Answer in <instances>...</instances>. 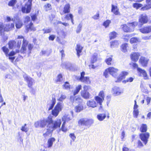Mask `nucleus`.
Segmentation results:
<instances>
[{
	"instance_id": "864d4df0",
	"label": "nucleus",
	"mask_w": 151,
	"mask_h": 151,
	"mask_svg": "<svg viewBox=\"0 0 151 151\" xmlns=\"http://www.w3.org/2000/svg\"><path fill=\"white\" fill-rule=\"evenodd\" d=\"M110 23L111 21L110 20H107L104 22L103 25L105 28H106L109 26Z\"/></svg>"
},
{
	"instance_id": "6e6d98bb",
	"label": "nucleus",
	"mask_w": 151,
	"mask_h": 151,
	"mask_svg": "<svg viewBox=\"0 0 151 151\" xmlns=\"http://www.w3.org/2000/svg\"><path fill=\"white\" fill-rule=\"evenodd\" d=\"M134 78L132 77H129L128 78H127L126 80L123 81V82L126 83V82H131L133 80Z\"/></svg>"
},
{
	"instance_id": "774afa93",
	"label": "nucleus",
	"mask_w": 151,
	"mask_h": 151,
	"mask_svg": "<svg viewBox=\"0 0 151 151\" xmlns=\"http://www.w3.org/2000/svg\"><path fill=\"white\" fill-rule=\"evenodd\" d=\"M122 151H134L133 150L129 149L128 148L124 147L122 148Z\"/></svg>"
},
{
	"instance_id": "e433bc0d",
	"label": "nucleus",
	"mask_w": 151,
	"mask_h": 151,
	"mask_svg": "<svg viewBox=\"0 0 151 151\" xmlns=\"http://www.w3.org/2000/svg\"><path fill=\"white\" fill-rule=\"evenodd\" d=\"M88 121L86 119H81L78 121V124H80L87 125Z\"/></svg>"
},
{
	"instance_id": "69168bd1",
	"label": "nucleus",
	"mask_w": 151,
	"mask_h": 151,
	"mask_svg": "<svg viewBox=\"0 0 151 151\" xmlns=\"http://www.w3.org/2000/svg\"><path fill=\"white\" fill-rule=\"evenodd\" d=\"M145 99L147 101V104H148L150 103L151 100L150 97L148 96H146L145 97Z\"/></svg>"
},
{
	"instance_id": "680f3d73",
	"label": "nucleus",
	"mask_w": 151,
	"mask_h": 151,
	"mask_svg": "<svg viewBox=\"0 0 151 151\" xmlns=\"http://www.w3.org/2000/svg\"><path fill=\"white\" fill-rule=\"evenodd\" d=\"M70 138L72 139L73 141H74L76 138V137L73 133H71L69 135Z\"/></svg>"
},
{
	"instance_id": "dca6fc26",
	"label": "nucleus",
	"mask_w": 151,
	"mask_h": 151,
	"mask_svg": "<svg viewBox=\"0 0 151 151\" xmlns=\"http://www.w3.org/2000/svg\"><path fill=\"white\" fill-rule=\"evenodd\" d=\"M98 103L99 104V103L96 101L95 99H91L87 101L86 104L89 107L94 108L97 106Z\"/></svg>"
},
{
	"instance_id": "b1692460",
	"label": "nucleus",
	"mask_w": 151,
	"mask_h": 151,
	"mask_svg": "<svg viewBox=\"0 0 151 151\" xmlns=\"http://www.w3.org/2000/svg\"><path fill=\"white\" fill-rule=\"evenodd\" d=\"M111 11L115 15H120V13L119 11V9L117 6L113 4L111 5Z\"/></svg>"
},
{
	"instance_id": "c03bdc74",
	"label": "nucleus",
	"mask_w": 151,
	"mask_h": 151,
	"mask_svg": "<svg viewBox=\"0 0 151 151\" xmlns=\"http://www.w3.org/2000/svg\"><path fill=\"white\" fill-rule=\"evenodd\" d=\"M66 98V96L65 95L62 94L60 95V97L57 98V99L58 101H63Z\"/></svg>"
},
{
	"instance_id": "a19ab883",
	"label": "nucleus",
	"mask_w": 151,
	"mask_h": 151,
	"mask_svg": "<svg viewBox=\"0 0 151 151\" xmlns=\"http://www.w3.org/2000/svg\"><path fill=\"white\" fill-rule=\"evenodd\" d=\"M17 0H11L9 2L8 5L9 6L13 7L17 3Z\"/></svg>"
},
{
	"instance_id": "2f4dec72",
	"label": "nucleus",
	"mask_w": 151,
	"mask_h": 151,
	"mask_svg": "<svg viewBox=\"0 0 151 151\" xmlns=\"http://www.w3.org/2000/svg\"><path fill=\"white\" fill-rule=\"evenodd\" d=\"M119 44V42L117 40H114L111 42L110 47L113 48L116 47Z\"/></svg>"
},
{
	"instance_id": "0e129e2a",
	"label": "nucleus",
	"mask_w": 151,
	"mask_h": 151,
	"mask_svg": "<svg viewBox=\"0 0 151 151\" xmlns=\"http://www.w3.org/2000/svg\"><path fill=\"white\" fill-rule=\"evenodd\" d=\"M65 123H63L61 127V130L64 132H66L67 131V129L65 127Z\"/></svg>"
},
{
	"instance_id": "c9c22d12",
	"label": "nucleus",
	"mask_w": 151,
	"mask_h": 151,
	"mask_svg": "<svg viewBox=\"0 0 151 151\" xmlns=\"http://www.w3.org/2000/svg\"><path fill=\"white\" fill-rule=\"evenodd\" d=\"M82 49L83 47L81 46L80 45H77L76 50L77 51V55L78 57L80 56V53L81 52Z\"/></svg>"
},
{
	"instance_id": "20e7f679",
	"label": "nucleus",
	"mask_w": 151,
	"mask_h": 151,
	"mask_svg": "<svg viewBox=\"0 0 151 151\" xmlns=\"http://www.w3.org/2000/svg\"><path fill=\"white\" fill-rule=\"evenodd\" d=\"M2 50L6 56L8 57V58L13 62L15 59V57L13 56L16 54V52L15 51V50H12L9 53V50L8 48L4 46L2 48Z\"/></svg>"
},
{
	"instance_id": "cd10ccee",
	"label": "nucleus",
	"mask_w": 151,
	"mask_h": 151,
	"mask_svg": "<svg viewBox=\"0 0 151 151\" xmlns=\"http://www.w3.org/2000/svg\"><path fill=\"white\" fill-rule=\"evenodd\" d=\"M23 25V24L22 21L19 19L16 21L15 22V27L17 29H19L21 28Z\"/></svg>"
},
{
	"instance_id": "412c9836",
	"label": "nucleus",
	"mask_w": 151,
	"mask_h": 151,
	"mask_svg": "<svg viewBox=\"0 0 151 151\" xmlns=\"http://www.w3.org/2000/svg\"><path fill=\"white\" fill-rule=\"evenodd\" d=\"M149 60V58L144 56H141L139 60V62L143 66H146Z\"/></svg>"
},
{
	"instance_id": "5fc2aeb1",
	"label": "nucleus",
	"mask_w": 151,
	"mask_h": 151,
	"mask_svg": "<svg viewBox=\"0 0 151 151\" xmlns=\"http://www.w3.org/2000/svg\"><path fill=\"white\" fill-rule=\"evenodd\" d=\"M26 124H25L24 126H22L21 128V130L25 132H27L29 130V128L26 127Z\"/></svg>"
},
{
	"instance_id": "338daca9",
	"label": "nucleus",
	"mask_w": 151,
	"mask_h": 151,
	"mask_svg": "<svg viewBox=\"0 0 151 151\" xmlns=\"http://www.w3.org/2000/svg\"><path fill=\"white\" fill-rule=\"evenodd\" d=\"M74 96V95L73 96H71L70 98V101L72 103L74 102L75 101V96Z\"/></svg>"
},
{
	"instance_id": "ea45409f",
	"label": "nucleus",
	"mask_w": 151,
	"mask_h": 151,
	"mask_svg": "<svg viewBox=\"0 0 151 151\" xmlns=\"http://www.w3.org/2000/svg\"><path fill=\"white\" fill-rule=\"evenodd\" d=\"M21 41H19L18 40V41L17 44V45L16 46V49L15 50V52H16V53H18L19 52V48L20 46L21 45Z\"/></svg>"
},
{
	"instance_id": "f8f14e48",
	"label": "nucleus",
	"mask_w": 151,
	"mask_h": 151,
	"mask_svg": "<svg viewBox=\"0 0 151 151\" xmlns=\"http://www.w3.org/2000/svg\"><path fill=\"white\" fill-rule=\"evenodd\" d=\"M148 20V17L145 14H141L139 17V22L142 24L147 23Z\"/></svg>"
},
{
	"instance_id": "58836bf2",
	"label": "nucleus",
	"mask_w": 151,
	"mask_h": 151,
	"mask_svg": "<svg viewBox=\"0 0 151 151\" xmlns=\"http://www.w3.org/2000/svg\"><path fill=\"white\" fill-rule=\"evenodd\" d=\"M147 125L144 124H142L140 129L141 131L142 132H145L147 131Z\"/></svg>"
},
{
	"instance_id": "13d9d810",
	"label": "nucleus",
	"mask_w": 151,
	"mask_h": 151,
	"mask_svg": "<svg viewBox=\"0 0 151 151\" xmlns=\"http://www.w3.org/2000/svg\"><path fill=\"white\" fill-rule=\"evenodd\" d=\"M139 114V111L138 110H134L133 115L134 117L137 118Z\"/></svg>"
},
{
	"instance_id": "5701e85b",
	"label": "nucleus",
	"mask_w": 151,
	"mask_h": 151,
	"mask_svg": "<svg viewBox=\"0 0 151 151\" xmlns=\"http://www.w3.org/2000/svg\"><path fill=\"white\" fill-rule=\"evenodd\" d=\"M139 30L142 33H148L151 32V26H145Z\"/></svg>"
},
{
	"instance_id": "4c0bfd02",
	"label": "nucleus",
	"mask_w": 151,
	"mask_h": 151,
	"mask_svg": "<svg viewBox=\"0 0 151 151\" xmlns=\"http://www.w3.org/2000/svg\"><path fill=\"white\" fill-rule=\"evenodd\" d=\"M55 139L54 138H51L49 139L47 141L48 147H50L52 146L53 142L55 141Z\"/></svg>"
},
{
	"instance_id": "9b49d317",
	"label": "nucleus",
	"mask_w": 151,
	"mask_h": 151,
	"mask_svg": "<svg viewBox=\"0 0 151 151\" xmlns=\"http://www.w3.org/2000/svg\"><path fill=\"white\" fill-rule=\"evenodd\" d=\"M88 87L84 86L83 88V90L81 91V96L85 99H88L90 97V93L88 91Z\"/></svg>"
},
{
	"instance_id": "7c9ffc66",
	"label": "nucleus",
	"mask_w": 151,
	"mask_h": 151,
	"mask_svg": "<svg viewBox=\"0 0 151 151\" xmlns=\"http://www.w3.org/2000/svg\"><path fill=\"white\" fill-rule=\"evenodd\" d=\"M106 117V114H99L97 115V118L99 121L103 120Z\"/></svg>"
},
{
	"instance_id": "49530a36",
	"label": "nucleus",
	"mask_w": 151,
	"mask_h": 151,
	"mask_svg": "<svg viewBox=\"0 0 151 151\" xmlns=\"http://www.w3.org/2000/svg\"><path fill=\"white\" fill-rule=\"evenodd\" d=\"M116 33L115 32H111L109 34V38L110 40L113 39L116 36Z\"/></svg>"
},
{
	"instance_id": "6e6552de",
	"label": "nucleus",
	"mask_w": 151,
	"mask_h": 151,
	"mask_svg": "<svg viewBox=\"0 0 151 151\" xmlns=\"http://www.w3.org/2000/svg\"><path fill=\"white\" fill-rule=\"evenodd\" d=\"M32 1V0H28L25 6L22 7V11L23 13H28L30 12L31 9Z\"/></svg>"
},
{
	"instance_id": "f03ea898",
	"label": "nucleus",
	"mask_w": 151,
	"mask_h": 151,
	"mask_svg": "<svg viewBox=\"0 0 151 151\" xmlns=\"http://www.w3.org/2000/svg\"><path fill=\"white\" fill-rule=\"evenodd\" d=\"M14 28V23H9L4 24L0 22V35H2L5 31L8 32L13 30Z\"/></svg>"
},
{
	"instance_id": "603ef678",
	"label": "nucleus",
	"mask_w": 151,
	"mask_h": 151,
	"mask_svg": "<svg viewBox=\"0 0 151 151\" xmlns=\"http://www.w3.org/2000/svg\"><path fill=\"white\" fill-rule=\"evenodd\" d=\"M75 102L77 103H81L82 102V99L78 96H76L75 97Z\"/></svg>"
},
{
	"instance_id": "ddd939ff",
	"label": "nucleus",
	"mask_w": 151,
	"mask_h": 151,
	"mask_svg": "<svg viewBox=\"0 0 151 151\" xmlns=\"http://www.w3.org/2000/svg\"><path fill=\"white\" fill-rule=\"evenodd\" d=\"M109 73L113 77L116 78L118 75L119 70L113 67H110L108 68Z\"/></svg>"
},
{
	"instance_id": "423d86ee",
	"label": "nucleus",
	"mask_w": 151,
	"mask_h": 151,
	"mask_svg": "<svg viewBox=\"0 0 151 151\" xmlns=\"http://www.w3.org/2000/svg\"><path fill=\"white\" fill-rule=\"evenodd\" d=\"M63 107V104L61 102H58L56 105L54 109L52 110V114L55 117L57 116Z\"/></svg>"
},
{
	"instance_id": "c756f323",
	"label": "nucleus",
	"mask_w": 151,
	"mask_h": 151,
	"mask_svg": "<svg viewBox=\"0 0 151 151\" xmlns=\"http://www.w3.org/2000/svg\"><path fill=\"white\" fill-rule=\"evenodd\" d=\"M98 54L97 53H94L92 56L90 60L91 63H95L97 60Z\"/></svg>"
},
{
	"instance_id": "aec40b11",
	"label": "nucleus",
	"mask_w": 151,
	"mask_h": 151,
	"mask_svg": "<svg viewBox=\"0 0 151 151\" xmlns=\"http://www.w3.org/2000/svg\"><path fill=\"white\" fill-rule=\"evenodd\" d=\"M140 56V54L138 52H134L132 53L130 57L132 60L134 62H137L138 60L139 56Z\"/></svg>"
},
{
	"instance_id": "a18cd8bd",
	"label": "nucleus",
	"mask_w": 151,
	"mask_h": 151,
	"mask_svg": "<svg viewBox=\"0 0 151 151\" xmlns=\"http://www.w3.org/2000/svg\"><path fill=\"white\" fill-rule=\"evenodd\" d=\"M138 42V39L135 37L131 38L130 40V42L131 43H137Z\"/></svg>"
},
{
	"instance_id": "39448f33",
	"label": "nucleus",
	"mask_w": 151,
	"mask_h": 151,
	"mask_svg": "<svg viewBox=\"0 0 151 151\" xmlns=\"http://www.w3.org/2000/svg\"><path fill=\"white\" fill-rule=\"evenodd\" d=\"M137 22H134L127 24V25H123L122 28L124 32H131L133 31L134 27L137 26Z\"/></svg>"
},
{
	"instance_id": "f3484780",
	"label": "nucleus",
	"mask_w": 151,
	"mask_h": 151,
	"mask_svg": "<svg viewBox=\"0 0 151 151\" xmlns=\"http://www.w3.org/2000/svg\"><path fill=\"white\" fill-rule=\"evenodd\" d=\"M112 93L114 96H116L122 93L123 91L119 87L115 86L113 88Z\"/></svg>"
},
{
	"instance_id": "2eb2a0df",
	"label": "nucleus",
	"mask_w": 151,
	"mask_h": 151,
	"mask_svg": "<svg viewBox=\"0 0 151 151\" xmlns=\"http://www.w3.org/2000/svg\"><path fill=\"white\" fill-rule=\"evenodd\" d=\"M85 72H83L81 73V76L80 78V80L82 82H84L86 84H90L91 83L89 77H84Z\"/></svg>"
},
{
	"instance_id": "f704fd0d",
	"label": "nucleus",
	"mask_w": 151,
	"mask_h": 151,
	"mask_svg": "<svg viewBox=\"0 0 151 151\" xmlns=\"http://www.w3.org/2000/svg\"><path fill=\"white\" fill-rule=\"evenodd\" d=\"M26 30L27 31V32H28L29 30L33 31H35L36 29L35 28L33 27V23L31 22L29 25L27 26Z\"/></svg>"
},
{
	"instance_id": "8fccbe9b",
	"label": "nucleus",
	"mask_w": 151,
	"mask_h": 151,
	"mask_svg": "<svg viewBox=\"0 0 151 151\" xmlns=\"http://www.w3.org/2000/svg\"><path fill=\"white\" fill-rule=\"evenodd\" d=\"M42 30L44 31V33H48L51 32L52 29L51 28H47L43 29Z\"/></svg>"
},
{
	"instance_id": "79ce46f5",
	"label": "nucleus",
	"mask_w": 151,
	"mask_h": 151,
	"mask_svg": "<svg viewBox=\"0 0 151 151\" xmlns=\"http://www.w3.org/2000/svg\"><path fill=\"white\" fill-rule=\"evenodd\" d=\"M82 27V24L80 23L76 29V32L77 33H79L81 31Z\"/></svg>"
},
{
	"instance_id": "4468645a",
	"label": "nucleus",
	"mask_w": 151,
	"mask_h": 151,
	"mask_svg": "<svg viewBox=\"0 0 151 151\" xmlns=\"http://www.w3.org/2000/svg\"><path fill=\"white\" fill-rule=\"evenodd\" d=\"M149 134L148 132H146L145 133H142L140 134V138L145 145H146L147 143L148 139L149 137Z\"/></svg>"
},
{
	"instance_id": "9d476101",
	"label": "nucleus",
	"mask_w": 151,
	"mask_h": 151,
	"mask_svg": "<svg viewBox=\"0 0 151 151\" xmlns=\"http://www.w3.org/2000/svg\"><path fill=\"white\" fill-rule=\"evenodd\" d=\"M23 77L24 80L27 82L28 87L32 88V86L34 83V80L26 74L23 75Z\"/></svg>"
},
{
	"instance_id": "052dcab7",
	"label": "nucleus",
	"mask_w": 151,
	"mask_h": 151,
	"mask_svg": "<svg viewBox=\"0 0 151 151\" xmlns=\"http://www.w3.org/2000/svg\"><path fill=\"white\" fill-rule=\"evenodd\" d=\"M62 80V76L61 74L59 75L57 78L56 81L57 82H60Z\"/></svg>"
},
{
	"instance_id": "1a4fd4ad",
	"label": "nucleus",
	"mask_w": 151,
	"mask_h": 151,
	"mask_svg": "<svg viewBox=\"0 0 151 151\" xmlns=\"http://www.w3.org/2000/svg\"><path fill=\"white\" fill-rule=\"evenodd\" d=\"M17 38L23 39L22 47L20 50V52L22 53H25L26 52V48L27 45L28 44V42L23 38V37L22 35L18 36Z\"/></svg>"
},
{
	"instance_id": "393cba45",
	"label": "nucleus",
	"mask_w": 151,
	"mask_h": 151,
	"mask_svg": "<svg viewBox=\"0 0 151 151\" xmlns=\"http://www.w3.org/2000/svg\"><path fill=\"white\" fill-rule=\"evenodd\" d=\"M128 73L127 72L122 71L120 74L119 77H118L116 80V82H119L123 78H124L125 76L127 75Z\"/></svg>"
},
{
	"instance_id": "a211bd4d",
	"label": "nucleus",
	"mask_w": 151,
	"mask_h": 151,
	"mask_svg": "<svg viewBox=\"0 0 151 151\" xmlns=\"http://www.w3.org/2000/svg\"><path fill=\"white\" fill-rule=\"evenodd\" d=\"M70 12V5L69 4L67 3L64 5L63 11H60V13L61 15H63L65 14L68 13Z\"/></svg>"
},
{
	"instance_id": "4be33fe9",
	"label": "nucleus",
	"mask_w": 151,
	"mask_h": 151,
	"mask_svg": "<svg viewBox=\"0 0 151 151\" xmlns=\"http://www.w3.org/2000/svg\"><path fill=\"white\" fill-rule=\"evenodd\" d=\"M147 4H145L140 9L141 11L148 10L151 8V0H146Z\"/></svg>"
},
{
	"instance_id": "72a5a7b5",
	"label": "nucleus",
	"mask_w": 151,
	"mask_h": 151,
	"mask_svg": "<svg viewBox=\"0 0 151 151\" xmlns=\"http://www.w3.org/2000/svg\"><path fill=\"white\" fill-rule=\"evenodd\" d=\"M83 109V106L82 104H79L76 106L75 108V110L76 112H80Z\"/></svg>"
},
{
	"instance_id": "bf43d9fd",
	"label": "nucleus",
	"mask_w": 151,
	"mask_h": 151,
	"mask_svg": "<svg viewBox=\"0 0 151 151\" xmlns=\"http://www.w3.org/2000/svg\"><path fill=\"white\" fill-rule=\"evenodd\" d=\"M108 73H109V71L107 68L105 70L103 74L105 76V78H107L109 77V75H108Z\"/></svg>"
},
{
	"instance_id": "e2e57ef3",
	"label": "nucleus",
	"mask_w": 151,
	"mask_h": 151,
	"mask_svg": "<svg viewBox=\"0 0 151 151\" xmlns=\"http://www.w3.org/2000/svg\"><path fill=\"white\" fill-rule=\"evenodd\" d=\"M99 13L98 12L96 14L92 17L93 18L95 19H99Z\"/></svg>"
},
{
	"instance_id": "f257e3e1",
	"label": "nucleus",
	"mask_w": 151,
	"mask_h": 151,
	"mask_svg": "<svg viewBox=\"0 0 151 151\" xmlns=\"http://www.w3.org/2000/svg\"><path fill=\"white\" fill-rule=\"evenodd\" d=\"M61 123V120L58 119L55 120L53 122L52 125L50 126V124L47 126V131L43 134L45 137L49 136L51 135L52 131L56 128H60Z\"/></svg>"
},
{
	"instance_id": "de8ad7c7",
	"label": "nucleus",
	"mask_w": 151,
	"mask_h": 151,
	"mask_svg": "<svg viewBox=\"0 0 151 151\" xmlns=\"http://www.w3.org/2000/svg\"><path fill=\"white\" fill-rule=\"evenodd\" d=\"M142 6L143 5L142 4L138 3H135L133 4V7L136 9H138L142 7Z\"/></svg>"
},
{
	"instance_id": "a878e982",
	"label": "nucleus",
	"mask_w": 151,
	"mask_h": 151,
	"mask_svg": "<svg viewBox=\"0 0 151 151\" xmlns=\"http://www.w3.org/2000/svg\"><path fill=\"white\" fill-rule=\"evenodd\" d=\"M56 96H56L55 95H52V99L51 101L50 104L49 105V107L48 109L49 110L52 109L55 104L56 102L55 98L56 97Z\"/></svg>"
},
{
	"instance_id": "473e14b6",
	"label": "nucleus",
	"mask_w": 151,
	"mask_h": 151,
	"mask_svg": "<svg viewBox=\"0 0 151 151\" xmlns=\"http://www.w3.org/2000/svg\"><path fill=\"white\" fill-rule=\"evenodd\" d=\"M81 87L82 86L80 85H78L76 87L75 89L73 91L74 96L76 95L78 93L80 90L81 89Z\"/></svg>"
},
{
	"instance_id": "3c124183",
	"label": "nucleus",
	"mask_w": 151,
	"mask_h": 151,
	"mask_svg": "<svg viewBox=\"0 0 151 151\" xmlns=\"http://www.w3.org/2000/svg\"><path fill=\"white\" fill-rule=\"evenodd\" d=\"M73 18V16L72 14H68L66 15L65 17V18L67 20H69L70 19H71Z\"/></svg>"
},
{
	"instance_id": "4d7b16f0",
	"label": "nucleus",
	"mask_w": 151,
	"mask_h": 151,
	"mask_svg": "<svg viewBox=\"0 0 151 151\" xmlns=\"http://www.w3.org/2000/svg\"><path fill=\"white\" fill-rule=\"evenodd\" d=\"M63 86V88L65 89H67L70 88V85L69 83L67 82H65Z\"/></svg>"
},
{
	"instance_id": "0eeeda50",
	"label": "nucleus",
	"mask_w": 151,
	"mask_h": 151,
	"mask_svg": "<svg viewBox=\"0 0 151 151\" xmlns=\"http://www.w3.org/2000/svg\"><path fill=\"white\" fill-rule=\"evenodd\" d=\"M98 96H96L95 97V99L99 103V104L100 105V107L99 108V110L101 109L102 108L101 105L103 101L104 100V93L103 91H101L99 93Z\"/></svg>"
},
{
	"instance_id": "37998d69",
	"label": "nucleus",
	"mask_w": 151,
	"mask_h": 151,
	"mask_svg": "<svg viewBox=\"0 0 151 151\" xmlns=\"http://www.w3.org/2000/svg\"><path fill=\"white\" fill-rule=\"evenodd\" d=\"M128 46V44L127 43L123 44L121 46L122 51L124 52H126L127 51V48Z\"/></svg>"
},
{
	"instance_id": "c85d7f7f",
	"label": "nucleus",
	"mask_w": 151,
	"mask_h": 151,
	"mask_svg": "<svg viewBox=\"0 0 151 151\" xmlns=\"http://www.w3.org/2000/svg\"><path fill=\"white\" fill-rule=\"evenodd\" d=\"M9 48L11 49H14L15 48H16V43L14 40H11L10 41L8 44Z\"/></svg>"
},
{
	"instance_id": "6ab92c4d",
	"label": "nucleus",
	"mask_w": 151,
	"mask_h": 151,
	"mask_svg": "<svg viewBox=\"0 0 151 151\" xmlns=\"http://www.w3.org/2000/svg\"><path fill=\"white\" fill-rule=\"evenodd\" d=\"M138 73L139 74L140 76H142L144 78L147 79L148 78V76L146 71L144 70L139 68H137Z\"/></svg>"
},
{
	"instance_id": "bb28decb",
	"label": "nucleus",
	"mask_w": 151,
	"mask_h": 151,
	"mask_svg": "<svg viewBox=\"0 0 151 151\" xmlns=\"http://www.w3.org/2000/svg\"><path fill=\"white\" fill-rule=\"evenodd\" d=\"M72 118V116L70 115L65 114L63 116L62 118V121L63 122V123L65 124L66 122H68L71 120Z\"/></svg>"
},
{
	"instance_id": "7ed1b4c3",
	"label": "nucleus",
	"mask_w": 151,
	"mask_h": 151,
	"mask_svg": "<svg viewBox=\"0 0 151 151\" xmlns=\"http://www.w3.org/2000/svg\"><path fill=\"white\" fill-rule=\"evenodd\" d=\"M54 121L52 120L51 118H48L45 119L40 120L35 122V126L36 127H44L47 124V126L50 124V126L52 125Z\"/></svg>"
},
{
	"instance_id": "09e8293b",
	"label": "nucleus",
	"mask_w": 151,
	"mask_h": 151,
	"mask_svg": "<svg viewBox=\"0 0 151 151\" xmlns=\"http://www.w3.org/2000/svg\"><path fill=\"white\" fill-rule=\"evenodd\" d=\"M112 56H111V57H109V58H107L105 60V62L107 65H111V62L112 60Z\"/></svg>"
}]
</instances>
